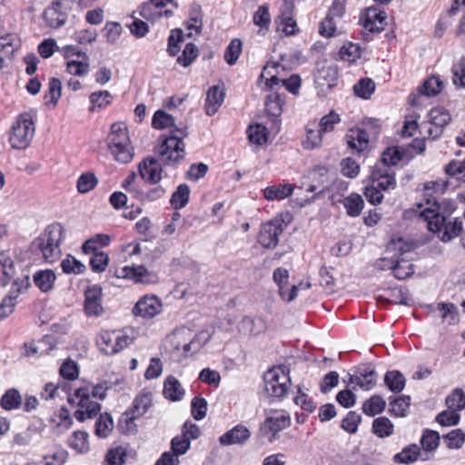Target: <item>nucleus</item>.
<instances>
[{
	"instance_id": "58",
	"label": "nucleus",
	"mask_w": 465,
	"mask_h": 465,
	"mask_svg": "<svg viewBox=\"0 0 465 465\" xmlns=\"http://www.w3.org/2000/svg\"><path fill=\"white\" fill-rule=\"evenodd\" d=\"M439 432L431 430H425L420 439V444L424 450L432 451L435 450L440 443Z\"/></svg>"
},
{
	"instance_id": "36",
	"label": "nucleus",
	"mask_w": 465,
	"mask_h": 465,
	"mask_svg": "<svg viewBox=\"0 0 465 465\" xmlns=\"http://www.w3.org/2000/svg\"><path fill=\"white\" fill-rule=\"evenodd\" d=\"M190 188L186 183L180 184L176 191L173 193L170 203L175 210L183 208L189 202Z\"/></svg>"
},
{
	"instance_id": "39",
	"label": "nucleus",
	"mask_w": 465,
	"mask_h": 465,
	"mask_svg": "<svg viewBox=\"0 0 465 465\" xmlns=\"http://www.w3.org/2000/svg\"><path fill=\"white\" fill-rule=\"evenodd\" d=\"M22 404V397L16 389H9L0 400L1 407L5 411L18 409Z\"/></svg>"
},
{
	"instance_id": "20",
	"label": "nucleus",
	"mask_w": 465,
	"mask_h": 465,
	"mask_svg": "<svg viewBox=\"0 0 465 465\" xmlns=\"http://www.w3.org/2000/svg\"><path fill=\"white\" fill-rule=\"evenodd\" d=\"M53 229H54V226H49L35 242L42 252L45 260L50 262H54V250L58 247V240H55L52 236Z\"/></svg>"
},
{
	"instance_id": "55",
	"label": "nucleus",
	"mask_w": 465,
	"mask_h": 465,
	"mask_svg": "<svg viewBox=\"0 0 465 465\" xmlns=\"http://www.w3.org/2000/svg\"><path fill=\"white\" fill-rule=\"evenodd\" d=\"M242 41L238 38L230 42L224 52V60L229 65H233L237 62L242 53Z\"/></svg>"
},
{
	"instance_id": "47",
	"label": "nucleus",
	"mask_w": 465,
	"mask_h": 465,
	"mask_svg": "<svg viewBox=\"0 0 465 465\" xmlns=\"http://www.w3.org/2000/svg\"><path fill=\"white\" fill-rule=\"evenodd\" d=\"M247 133L248 138L252 143L262 145L267 142V128L261 124L250 125Z\"/></svg>"
},
{
	"instance_id": "11",
	"label": "nucleus",
	"mask_w": 465,
	"mask_h": 465,
	"mask_svg": "<svg viewBox=\"0 0 465 465\" xmlns=\"http://www.w3.org/2000/svg\"><path fill=\"white\" fill-rule=\"evenodd\" d=\"M163 309L162 301L156 295L146 294L141 297L133 308V313L143 319H152Z\"/></svg>"
},
{
	"instance_id": "12",
	"label": "nucleus",
	"mask_w": 465,
	"mask_h": 465,
	"mask_svg": "<svg viewBox=\"0 0 465 465\" xmlns=\"http://www.w3.org/2000/svg\"><path fill=\"white\" fill-rule=\"evenodd\" d=\"M54 327L55 324L52 326V333L45 334L38 345H35L34 342H25L23 347V354L25 357H31L34 355L49 354L51 351L54 350L58 342L56 331H54Z\"/></svg>"
},
{
	"instance_id": "44",
	"label": "nucleus",
	"mask_w": 465,
	"mask_h": 465,
	"mask_svg": "<svg viewBox=\"0 0 465 465\" xmlns=\"http://www.w3.org/2000/svg\"><path fill=\"white\" fill-rule=\"evenodd\" d=\"M56 279L55 273L51 270L40 271L34 276L35 283L42 292L49 291Z\"/></svg>"
},
{
	"instance_id": "54",
	"label": "nucleus",
	"mask_w": 465,
	"mask_h": 465,
	"mask_svg": "<svg viewBox=\"0 0 465 465\" xmlns=\"http://www.w3.org/2000/svg\"><path fill=\"white\" fill-rule=\"evenodd\" d=\"M443 441L449 449H460L465 442V433L461 429H455L443 436Z\"/></svg>"
},
{
	"instance_id": "15",
	"label": "nucleus",
	"mask_w": 465,
	"mask_h": 465,
	"mask_svg": "<svg viewBox=\"0 0 465 465\" xmlns=\"http://www.w3.org/2000/svg\"><path fill=\"white\" fill-rule=\"evenodd\" d=\"M427 204L428 206L420 213V216L426 222L430 220V215L433 216L434 214L450 218L456 210V203L450 199H442L441 201L434 199L433 203L428 200Z\"/></svg>"
},
{
	"instance_id": "59",
	"label": "nucleus",
	"mask_w": 465,
	"mask_h": 465,
	"mask_svg": "<svg viewBox=\"0 0 465 465\" xmlns=\"http://www.w3.org/2000/svg\"><path fill=\"white\" fill-rule=\"evenodd\" d=\"M401 159L402 153L401 150L398 147H390L382 153L381 163L376 165L391 168V165L397 164Z\"/></svg>"
},
{
	"instance_id": "56",
	"label": "nucleus",
	"mask_w": 465,
	"mask_h": 465,
	"mask_svg": "<svg viewBox=\"0 0 465 465\" xmlns=\"http://www.w3.org/2000/svg\"><path fill=\"white\" fill-rule=\"evenodd\" d=\"M79 366L72 359H66L60 365V376L65 380L74 381L79 376Z\"/></svg>"
},
{
	"instance_id": "6",
	"label": "nucleus",
	"mask_w": 465,
	"mask_h": 465,
	"mask_svg": "<svg viewBox=\"0 0 465 465\" xmlns=\"http://www.w3.org/2000/svg\"><path fill=\"white\" fill-rule=\"evenodd\" d=\"M35 134V124L28 114H22L12 126L9 142L15 149H25Z\"/></svg>"
},
{
	"instance_id": "3",
	"label": "nucleus",
	"mask_w": 465,
	"mask_h": 465,
	"mask_svg": "<svg viewBox=\"0 0 465 465\" xmlns=\"http://www.w3.org/2000/svg\"><path fill=\"white\" fill-rule=\"evenodd\" d=\"M107 144L114 160L120 163H130L134 156V149L131 145L127 129L118 124L111 126Z\"/></svg>"
},
{
	"instance_id": "22",
	"label": "nucleus",
	"mask_w": 465,
	"mask_h": 465,
	"mask_svg": "<svg viewBox=\"0 0 465 465\" xmlns=\"http://www.w3.org/2000/svg\"><path fill=\"white\" fill-rule=\"evenodd\" d=\"M377 381L375 370L369 366L357 368L353 375L350 376V382L355 384L364 391H370Z\"/></svg>"
},
{
	"instance_id": "53",
	"label": "nucleus",
	"mask_w": 465,
	"mask_h": 465,
	"mask_svg": "<svg viewBox=\"0 0 465 465\" xmlns=\"http://www.w3.org/2000/svg\"><path fill=\"white\" fill-rule=\"evenodd\" d=\"M374 90L375 84L371 78H362L353 86L354 94L363 99L370 98Z\"/></svg>"
},
{
	"instance_id": "25",
	"label": "nucleus",
	"mask_w": 465,
	"mask_h": 465,
	"mask_svg": "<svg viewBox=\"0 0 465 465\" xmlns=\"http://www.w3.org/2000/svg\"><path fill=\"white\" fill-rule=\"evenodd\" d=\"M279 84L291 94H296L301 87V77L298 74H292L287 79H281L277 75H272L265 83L268 89H272Z\"/></svg>"
},
{
	"instance_id": "46",
	"label": "nucleus",
	"mask_w": 465,
	"mask_h": 465,
	"mask_svg": "<svg viewBox=\"0 0 465 465\" xmlns=\"http://www.w3.org/2000/svg\"><path fill=\"white\" fill-rule=\"evenodd\" d=\"M437 309L442 312V320L448 322L449 324H456L459 322V312L455 304L451 302H439Z\"/></svg>"
},
{
	"instance_id": "5",
	"label": "nucleus",
	"mask_w": 465,
	"mask_h": 465,
	"mask_svg": "<svg viewBox=\"0 0 465 465\" xmlns=\"http://www.w3.org/2000/svg\"><path fill=\"white\" fill-rule=\"evenodd\" d=\"M462 224V220L460 217L450 219L438 214L430 215V220L427 222L428 229L438 234L443 242H448L458 237L463 230Z\"/></svg>"
},
{
	"instance_id": "35",
	"label": "nucleus",
	"mask_w": 465,
	"mask_h": 465,
	"mask_svg": "<svg viewBox=\"0 0 465 465\" xmlns=\"http://www.w3.org/2000/svg\"><path fill=\"white\" fill-rule=\"evenodd\" d=\"M420 448L416 444L405 447L401 452L393 456V461L399 464H411L418 460Z\"/></svg>"
},
{
	"instance_id": "9",
	"label": "nucleus",
	"mask_w": 465,
	"mask_h": 465,
	"mask_svg": "<svg viewBox=\"0 0 465 465\" xmlns=\"http://www.w3.org/2000/svg\"><path fill=\"white\" fill-rule=\"evenodd\" d=\"M130 337L114 331H102L97 337V345L107 354L114 355L126 348L130 343Z\"/></svg>"
},
{
	"instance_id": "37",
	"label": "nucleus",
	"mask_w": 465,
	"mask_h": 465,
	"mask_svg": "<svg viewBox=\"0 0 465 465\" xmlns=\"http://www.w3.org/2000/svg\"><path fill=\"white\" fill-rule=\"evenodd\" d=\"M394 426L387 417H379L372 421V432L379 438H387L393 434Z\"/></svg>"
},
{
	"instance_id": "40",
	"label": "nucleus",
	"mask_w": 465,
	"mask_h": 465,
	"mask_svg": "<svg viewBox=\"0 0 465 465\" xmlns=\"http://www.w3.org/2000/svg\"><path fill=\"white\" fill-rule=\"evenodd\" d=\"M78 61L70 60L67 63V71L70 74L82 76L88 73L89 71V58L87 54H77Z\"/></svg>"
},
{
	"instance_id": "30",
	"label": "nucleus",
	"mask_w": 465,
	"mask_h": 465,
	"mask_svg": "<svg viewBox=\"0 0 465 465\" xmlns=\"http://www.w3.org/2000/svg\"><path fill=\"white\" fill-rule=\"evenodd\" d=\"M323 132L321 131L317 122L309 123L306 126V137L302 141L303 148L312 150L320 147L322 142Z\"/></svg>"
},
{
	"instance_id": "7",
	"label": "nucleus",
	"mask_w": 465,
	"mask_h": 465,
	"mask_svg": "<svg viewBox=\"0 0 465 465\" xmlns=\"http://www.w3.org/2000/svg\"><path fill=\"white\" fill-rule=\"evenodd\" d=\"M450 113L443 107H434L428 114V120L420 125V134L428 139L439 138L443 128L450 122Z\"/></svg>"
},
{
	"instance_id": "10",
	"label": "nucleus",
	"mask_w": 465,
	"mask_h": 465,
	"mask_svg": "<svg viewBox=\"0 0 465 465\" xmlns=\"http://www.w3.org/2000/svg\"><path fill=\"white\" fill-rule=\"evenodd\" d=\"M74 397L78 399V406L81 408L74 411V417L79 421L86 419H93L101 411V404L90 400V393L87 389L79 388L75 391Z\"/></svg>"
},
{
	"instance_id": "43",
	"label": "nucleus",
	"mask_w": 465,
	"mask_h": 465,
	"mask_svg": "<svg viewBox=\"0 0 465 465\" xmlns=\"http://www.w3.org/2000/svg\"><path fill=\"white\" fill-rule=\"evenodd\" d=\"M443 87V82L437 76L429 77L420 87L419 93L425 96L439 94Z\"/></svg>"
},
{
	"instance_id": "23",
	"label": "nucleus",
	"mask_w": 465,
	"mask_h": 465,
	"mask_svg": "<svg viewBox=\"0 0 465 465\" xmlns=\"http://www.w3.org/2000/svg\"><path fill=\"white\" fill-rule=\"evenodd\" d=\"M162 172L161 163L154 158H147L139 164L141 177L152 184H155L162 180Z\"/></svg>"
},
{
	"instance_id": "1",
	"label": "nucleus",
	"mask_w": 465,
	"mask_h": 465,
	"mask_svg": "<svg viewBox=\"0 0 465 465\" xmlns=\"http://www.w3.org/2000/svg\"><path fill=\"white\" fill-rule=\"evenodd\" d=\"M10 282H12L10 294L5 296L0 303V319L13 312L17 294L29 286L27 275L15 276V265L11 258L0 259V285L5 286Z\"/></svg>"
},
{
	"instance_id": "29",
	"label": "nucleus",
	"mask_w": 465,
	"mask_h": 465,
	"mask_svg": "<svg viewBox=\"0 0 465 465\" xmlns=\"http://www.w3.org/2000/svg\"><path fill=\"white\" fill-rule=\"evenodd\" d=\"M416 248L412 241L405 240L402 237L392 238L388 244V250L394 252L396 257L411 258L410 254Z\"/></svg>"
},
{
	"instance_id": "63",
	"label": "nucleus",
	"mask_w": 465,
	"mask_h": 465,
	"mask_svg": "<svg viewBox=\"0 0 465 465\" xmlns=\"http://www.w3.org/2000/svg\"><path fill=\"white\" fill-rule=\"evenodd\" d=\"M445 173L451 178L465 182V161H451L445 166Z\"/></svg>"
},
{
	"instance_id": "45",
	"label": "nucleus",
	"mask_w": 465,
	"mask_h": 465,
	"mask_svg": "<svg viewBox=\"0 0 465 465\" xmlns=\"http://www.w3.org/2000/svg\"><path fill=\"white\" fill-rule=\"evenodd\" d=\"M411 404V398L400 396L390 402V412L396 417H405Z\"/></svg>"
},
{
	"instance_id": "8",
	"label": "nucleus",
	"mask_w": 465,
	"mask_h": 465,
	"mask_svg": "<svg viewBox=\"0 0 465 465\" xmlns=\"http://www.w3.org/2000/svg\"><path fill=\"white\" fill-rule=\"evenodd\" d=\"M286 227L282 217L276 216L267 223L262 224L258 242L266 249H273L278 245L279 236Z\"/></svg>"
},
{
	"instance_id": "50",
	"label": "nucleus",
	"mask_w": 465,
	"mask_h": 465,
	"mask_svg": "<svg viewBox=\"0 0 465 465\" xmlns=\"http://www.w3.org/2000/svg\"><path fill=\"white\" fill-rule=\"evenodd\" d=\"M339 54L341 60L354 63L361 57V48L359 44L348 43L341 47Z\"/></svg>"
},
{
	"instance_id": "26",
	"label": "nucleus",
	"mask_w": 465,
	"mask_h": 465,
	"mask_svg": "<svg viewBox=\"0 0 465 465\" xmlns=\"http://www.w3.org/2000/svg\"><path fill=\"white\" fill-rule=\"evenodd\" d=\"M294 186L292 183L271 185L263 189V197L268 201H282L291 196Z\"/></svg>"
},
{
	"instance_id": "48",
	"label": "nucleus",
	"mask_w": 465,
	"mask_h": 465,
	"mask_svg": "<svg viewBox=\"0 0 465 465\" xmlns=\"http://www.w3.org/2000/svg\"><path fill=\"white\" fill-rule=\"evenodd\" d=\"M414 273L413 265L405 258H395L393 275L399 280H405Z\"/></svg>"
},
{
	"instance_id": "2",
	"label": "nucleus",
	"mask_w": 465,
	"mask_h": 465,
	"mask_svg": "<svg viewBox=\"0 0 465 465\" xmlns=\"http://www.w3.org/2000/svg\"><path fill=\"white\" fill-rule=\"evenodd\" d=\"M290 388V371L286 366H273L263 374V393L266 397L282 399Z\"/></svg>"
},
{
	"instance_id": "27",
	"label": "nucleus",
	"mask_w": 465,
	"mask_h": 465,
	"mask_svg": "<svg viewBox=\"0 0 465 465\" xmlns=\"http://www.w3.org/2000/svg\"><path fill=\"white\" fill-rule=\"evenodd\" d=\"M185 394L181 382L173 376H168L163 383V395L172 401H181Z\"/></svg>"
},
{
	"instance_id": "60",
	"label": "nucleus",
	"mask_w": 465,
	"mask_h": 465,
	"mask_svg": "<svg viewBox=\"0 0 465 465\" xmlns=\"http://www.w3.org/2000/svg\"><path fill=\"white\" fill-rule=\"evenodd\" d=\"M152 125L153 128L159 130L174 127V118L166 112L158 110L153 116Z\"/></svg>"
},
{
	"instance_id": "16",
	"label": "nucleus",
	"mask_w": 465,
	"mask_h": 465,
	"mask_svg": "<svg viewBox=\"0 0 465 465\" xmlns=\"http://www.w3.org/2000/svg\"><path fill=\"white\" fill-rule=\"evenodd\" d=\"M371 179L381 192H390L396 187L394 173L386 166L374 165Z\"/></svg>"
},
{
	"instance_id": "34",
	"label": "nucleus",
	"mask_w": 465,
	"mask_h": 465,
	"mask_svg": "<svg viewBox=\"0 0 465 465\" xmlns=\"http://www.w3.org/2000/svg\"><path fill=\"white\" fill-rule=\"evenodd\" d=\"M284 104V95L277 92L270 94L265 101V110L267 114L273 117H278L282 112Z\"/></svg>"
},
{
	"instance_id": "38",
	"label": "nucleus",
	"mask_w": 465,
	"mask_h": 465,
	"mask_svg": "<svg viewBox=\"0 0 465 465\" xmlns=\"http://www.w3.org/2000/svg\"><path fill=\"white\" fill-rule=\"evenodd\" d=\"M110 243V237L107 234H96L86 240L82 246L83 252L90 254L96 252L98 248L107 246Z\"/></svg>"
},
{
	"instance_id": "21",
	"label": "nucleus",
	"mask_w": 465,
	"mask_h": 465,
	"mask_svg": "<svg viewBox=\"0 0 465 465\" xmlns=\"http://www.w3.org/2000/svg\"><path fill=\"white\" fill-rule=\"evenodd\" d=\"M386 19L387 15L384 11L370 7L366 10V14L361 19V22L362 26L369 32L380 33L384 29Z\"/></svg>"
},
{
	"instance_id": "52",
	"label": "nucleus",
	"mask_w": 465,
	"mask_h": 465,
	"mask_svg": "<svg viewBox=\"0 0 465 465\" xmlns=\"http://www.w3.org/2000/svg\"><path fill=\"white\" fill-rule=\"evenodd\" d=\"M445 402L449 410L462 411L465 409V392L461 389H455L446 398Z\"/></svg>"
},
{
	"instance_id": "24",
	"label": "nucleus",
	"mask_w": 465,
	"mask_h": 465,
	"mask_svg": "<svg viewBox=\"0 0 465 465\" xmlns=\"http://www.w3.org/2000/svg\"><path fill=\"white\" fill-rule=\"evenodd\" d=\"M251 437L249 429L242 425L237 424L232 429L227 430L219 438V442L223 446H229L234 444H243Z\"/></svg>"
},
{
	"instance_id": "49",
	"label": "nucleus",
	"mask_w": 465,
	"mask_h": 465,
	"mask_svg": "<svg viewBox=\"0 0 465 465\" xmlns=\"http://www.w3.org/2000/svg\"><path fill=\"white\" fill-rule=\"evenodd\" d=\"M97 183L98 179L95 174L94 173L87 172L79 176L76 188L80 193H87L94 190Z\"/></svg>"
},
{
	"instance_id": "51",
	"label": "nucleus",
	"mask_w": 465,
	"mask_h": 465,
	"mask_svg": "<svg viewBox=\"0 0 465 465\" xmlns=\"http://www.w3.org/2000/svg\"><path fill=\"white\" fill-rule=\"evenodd\" d=\"M114 427V421L110 414H100L95 422V434L100 438H106Z\"/></svg>"
},
{
	"instance_id": "13",
	"label": "nucleus",
	"mask_w": 465,
	"mask_h": 465,
	"mask_svg": "<svg viewBox=\"0 0 465 465\" xmlns=\"http://www.w3.org/2000/svg\"><path fill=\"white\" fill-rule=\"evenodd\" d=\"M291 425V417L285 411L270 410L266 411V419L262 426L264 432H272L273 438L281 430Z\"/></svg>"
},
{
	"instance_id": "32",
	"label": "nucleus",
	"mask_w": 465,
	"mask_h": 465,
	"mask_svg": "<svg viewBox=\"0 0 465 465\" xmlns=\"http://www.w3.org/2000/svg\"><path fill=\"white\" fill-rule=\"evenodd\" d=\"M152 404V394L148 391H142L134 400L132 406L127 410L128 415L142 417L145 414Z\"/></svg>"
},
{
	"instance_id": "19",
	"label": "nucleus",
	"mask_w": 465,
	"mask_h": 465,
	"mask_svg": "<svg viewBox=\"0 0 465 465\" xmlns=\"http://www.w3.org/2000/svg\"><path fill=\"white\" fill-rule=\"evenodd\" d=\"M280 10V21L282 31L286 35H293L297 33V24L293 18L294 0H282Z\"/></svg>"
},
{
	"instance_id": "18",
	"label": "nucleus",
	"mask_w": 465,
	"mask_h": 465,
	"mask_svg": "<svg viewBox=\"0 0 465 465\" xmlns=\"http://www.w3.org/2000/svg\"><path fill=\"white\" fill-rule=\"evenodd\" d=\"M168 4H171L173 8L178 7V4L174 0H149L142 5L140 14L145 19H149L151 16L161 17L163 15L170 17L173 15L172 10L165 9L162 11Z\"/></svg>"
},
{
	"instance_id": "42",
	"label": "nucleus",
	"mask_w": 465,
	"mask_h": 465,
	"mask_svg": "<svg viewBox=\"0 0 465 465\" xmlns=\"http://www.w3.org/2000/svg\"><path fill=\"white\" fill-rule=\"evenodd\" d=\"M343 205L347 211L348 215L356 217L360 215L364 206V202L361 195L357 193H351L343 200Z\"/></svg>"
},
{
	"instance_id": "62",
	"label": "nucleus",
	"mask_w": 465,
	"mask_h": 465,
	"mask_svg": "<svg viewBox=\"0 0 465 465\" xmlns=\"http://www.w3.org/2000/svg\"><path fill=\"white\" fill-rule=\"evenodd\" d=\"M198 56V48L193 43L185 45L183 53L177 58V63L183 67L189 66Z\"/></svg>"
},
{
	"instance_id": "4",
	"label": "nucleus",
	"mask_w": 465,
	"mask_h": 465,
	"mask_svg": "<svg viewBox=\"0 0 465 465\" xmlns=\"http://www.w3.org/2000/svg\"><path fill=\"white\" fill-rule=\"evenodd\" d=\"M187 135L184 129L174 128L171 135L163 138L158 153L160 161L165 165H174L184 156L183 138Z\"/></svg>"
},
{
	"instance_id": "61",
	"label": "nucleus",
	"mask_w": 465,
	"mask_h": 465,
	"mask_svg": "<svg viewBox=\"0 0 465 465\" xmlns=\"http://www.w3.org/2000/svg\"><path fill=\"white\" fill-rule=\"evenodd\" d=\"M255 25L260 27V30H268L271 24V15L269 7L266 5H260L257 11L253 14L252 17Z\"/></svg>"
},
{
	"instance_id": "41",
	"label": "nucleus",
	"mask_w": 465,
	"mask_h": 465,
	"mask_svg": "<svg viewBox=\"0 0 465 465\" xmlns=\"http://www.w3.org/2000/svg\"><path fill=\"white\" fill-rule=\"evenodd\" d=\"M385 401L381 396L374 395L365 401L362 405V411L367 416L373 417L381 413L385 409Z\"/></svg>"
},
{
	"instance_id": "57",
	"label": "nucleus",
	"mask_w": 465,
	"mask_h": 465,
	"mask_svg": "<svg viewBox=\"0 0 465 465\" xmlns=\"http://www.w3.org/2000/svg\"><path fill=\"white\" fill-rule=\"evenodd\" d=\"M69 446L78 452L88 450V434L84 431H74L68 440Z\"/></svg>"
},
{
	"instance_id": "31",
	"label": "nucleus",
	"mask_w": 465,
	"mask_h": 465,
	"mask_svg": "<svg viewBox=\"0 0 465 465\" xmlns=\"http://www.w3.org/2000/svg\"><path fill=\"white\" fill-rule=\"evenodd\" d=\"M347 143L351 149H355L358 152L365 150L369 143L368 133L361 128L351 129L346 134Z\"/></svg>"
},
{
	"instance_id": "33",
	"label": "nucleus",
	"mask_w": 465,
	"mask_h": 465,
	"mask_svg": "<svg viewBox=\"0 0 465 465\" xmlns=\"http://www.w3.org/2000/svg\"><path fill=\"white\" fill-rule=\"evenodd\" d=\"M406 380L403 374L399 371H389L385 373L384 383L388 389L394 392L400 393L405 387Z\"/></svg>"
},
{
	"instance_id": "64",
	"label": "nucleus",
	"mask_w": 465,
	"mask_h": 465,
	"mask_svg": "<svg viewBox=\"0 0 465 465\" xmlns=\"http://www.w3.org/2000/svg\"><path fill=\"white\" fill-rule=\"evenodd\" d=\"M361 421V415L356 411H349L346 417L341 420V427L349 433H355Z\"/></svg>"
},
{
	"instance_id": "14",
	"label": "nucleus",
	"mask_w": 465,
	"mask_h": 465,
	"mask_svg": "<svg viewBox=\"0 0 465 465\" xmlns=\"http://www.w3.org/2000/svg\"><path fill=\"white\" fill-rule=\"evenodd\" d=\"M117 278H125L133 280L139 283H154L157 282V276L154 272L148 271L144 266H124L116 270Z\"/></svg>"
},
{
	"instance_id": "28",
	"label": "nucleus",
	"mask_w": 465,
	"mask_h": 465,
	"mask_svg": "<svg viewBox=\"0 0 465 465\" xmlns=\"http://www.w3.org/2000/svg\"><path fill=\"white\" fill-rule=\"evenodd\" d=\"M224 99V93L218 86L211 87L207 92L205 100V113L208 115L216 114Z\"/></svg>"
},
{
	"instance_id": "17",
	"label": "nucleus",
	"mask_w": 465,
	"mask_h": 465,
	"mask_svg": "<svg viewBox=\"0 0 465 465\" xmlns=\"http://www.w3.org/2000/svg\"><path fill=\"white\" fill-rule=\"evenodd\" d=\"M103 290L97 284L87 287L84 292V311L89 316H99L103 312Z\"/></svg>"
}]
</instances>
